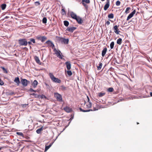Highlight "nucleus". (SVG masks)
<instances>
[{"instance_id": "obj_1", "label": "nucleus", "mask_w": 152, "mask_h": 152, "mask_svg": "<svg viewBox=\"0 0 152 152\" xmlns=\"http://www.w3.org/2000/svg\"><path fill=\"white\" fill-rule=\"evenodd\" d=\"M45 43L48 44V46L51 47L53 50V51L54 52V54H56L58 58L61 59H63V56L62 55V53L60 50H57L54 48V45L51 41L48 40L45 42Z\"/></svg>"}, {"instance_id": "obj_2", "label": "nucleus", "mask_w": 152, "mask_h": 152, "mask_svg": "<svg viewBox=\"0 0 152 152\" xmlns=\"http://www.w3.org/2000/svg\"><path fill=\"white\" fill-rule=\"evenodd\" d=\"M56 41L59 43L67 44H68L69 42V40L68 39H66L64 38L56 36Z\"/></svg>"}, {"instance_id": "obj_3", "label": "nucleus", "mask_w": 152, "mask_h": 152, "mask_svg": "<svg viewBox=\"0 0 152 152\" xmlns=\"http://www.w3.org/2000/svg\"><path fill=\"white\" fill-rule=\"evenodd\" d=\"M49 75L52 80L54 82L60 83L61 82V80L54 77L52 73H50Z\"/></svg>"}, {"instance_id": "obj_4", "label": "nucleus", "mask_w": 152, "mask_h": 152, "mask_svg": "<svg viewBox=\"0 0 152 152\" xmlns=\"http://www.w3.org/2000/svg\"><path fill=\"white\" fill-rule=\"evenodd\" d=\"M18 43L20 46H26L28 44V42L26 39H21L18 40Z\"/></svg>"}, {"instance_id": "obj_5", "label": "nucleus", "mask_w": 152, "mask_h": 152, "mask_svg": "<svg viewBox=\"0 0 152 152\" xmlns=\"http://www.w3.org/2000/svg\"><path fill=\"white\" fill-rule=\"evenodd\" d=\"M54 96L57 101L59 102L63 101L62 96L61 94L58 93H54Z\"/></svg>"}, {"instance_id": "obj_6", "label": "nucleus", "mask_w": 152, "mask_h": 152, "mask_svg": "<svg viewBox=\"0 0 152 152\" xmlns=\"http://www.w3.org/2000/svg\"><path fill=\"white\" fill-rule=\"evenodd\" d=\"M37 39L39 40H41L42 42H43L47 39V38L45 36L42 37L39 36L37 37Z\"/></svg>"}, {"instance_id": "obj_7", "label": "nucleus", "mask_w": 152, "mask_h": 152, "mask_svg": "<svg viewBox=\"0 0 152 152\" xmlns=\"http://www.w3.org/2000/svg\"><path fill=\"white\" fill-rule=\"evenodd\" d=\"M136 12L135 10H134L131 13H130L128 16L126 20H128L129 19L131 18L135 14Z\"/></svg>"}, {"instance_id": "obj_8", "label": "nucleus", "mask_w": 152, "mask_h": 152, "mask_svg": "<svg viewBox=\"0 0 152 152\" xmlns=\"http://www.w3.org/2000/svg\"><path fill=\"white\" fill-rule=\"evenodd\" d=\"M118 26L117 25L113 27V29L114 30V31L117 34H118L120 31L119 30V29L118 28Z\"/></svg>"}, {"instance_id": "obj_9", "label": "nucleus", "mask_w": 152, "mask_h": 152, "mask_svg": "<svg viewBox=\"0 0 152 152\" xmlns=\"http://www.w3.org/2000/svg\"><path fill=\"white\" fill-rule=\"evenodd\" d=\"M110 0H107V2L104 7V10H106L110 6Z\"/></svg>"}, {"instance_id": "obj_10", "label": "nucleus", "mask_w": 152, "mask_h": 152, "mask_svg": "<svg viewBox=\"0 0 152 152\" xmlns=\"http://www.w3.org/2000/svg\"><path fill=\"white\" fill-rule=\"evenodd\" d=\"M76 28L74 27H68L66 29V30L71 32H73V31Z\"/></svg>"}, {"instance_id": "obj_11", "label": "nucleus", "mask_w": 152, "mask_h": 152, "mask_svg": "<svg viewBox=\"0 0 152 152\" xmlns=\"http://www.w3.org/2000/svg\"><path fill=\"white\" fill-rule=\"evenodd\" d=\"M75 20H76L77 22L80 24H81L83 22V20L79 16H77Z\"/></svg>"}, {"instance_id": "obj_12", "label": "nucleus", "mask_w": 152, "mask_h": 152, "mask_svg": "<svg viewBox=\"0 0 152 152\" xmlns=\"http://www.w3.org/2000/svg\"><path fill=\"white\" fill-rule=\"evenodd\" d=\"M21 83L24 86H26L27 85V80L25 79H23L21 80Z\"/></svg>"}, {"instance_id": "obj_13", "label": "nucleus", "mask_w": 152, "mask_h": 152, "mask_svg": "<svg viewBox=\"0 0 152 152\" xmlns=\"http://www.w3.org/2000/svg\"><path fill=\"white\" fill-rule=\"evenodd\" d=\"M70 14L71 17L72 18L75 20L76 19V18H77V17L76 14L73 12H71L70 13Z\"/></svg>"}, {"instance_id": "obj_14", "label": "nucleus", "mask_w": 152, "mask_h": 152, "mask_svg": "<svg viewBox=\"0 0 152 152\" xmlns=\"http://www.w3.org/2000/svg\"><path fill=\"white\" fill-rule=\"evenodd\" d=\"M64 110L67 113L70 112L72 111V109L69 107L66 106L64 108Z\"/></svg>"}, {"instance_id": "obj_15", "label": "nucleus", "mask_w": 152, "mask_h": 152, "mask_svg": "<svg viewBox=\"0 0 152 152\" xmlns=\"http://www.w3.org/2000/svg\"><path fill=\"white\" fill-rule=\"evenodd\" d=\"M45 129L46 128L43 127V126H42L40 128L37 129L36 131V132L38 134H39L41 132V131L43 130V129Z\"/></svg>"}, {"instance_id": "obj_16", "label": "nucleus", "mask_w": 152, "mask_h": 152, "mask_svg": "<svg viewBox=\"0 0 152 152\" xmlns=\"http://www.w3.org/2000/svg\"><path fill=\"white\" fill-rule=\"evenodd\" d=\"M107 48L105 47L104 48L103 50H102V55L103 57H104L105 56L107 51Z\"/></svg>"}, {"instance_id": "obj_17", "label": "nucleus", "mask_w": 152, "mask_h": 152, "mask_svg": "<svg viewBox=\"0 0 152 152\" xmlns=\"http://www.w3.org/2000/svg\"><path fill=\"white\" fill-rule=\"evenodd\" d=\"M71 67H67V69L68 70L67 71V75L69 76H71L72 75V73L71 71L69 70L70 69Z\"/></svg>"}, {"instance_id": "obj_18", "label": "nucleus", "mask_w": 152, "mask_h": 152, "mask_svg": "<svg viewBox=\"0 0 152 152\" xmlns=\"http://www.w3.org/2000/svg\"><path fill=\"white\" fill-rule=\"evenodd\" d=\"M34 58L35 60L36 61L37 64H40V61L39 60V58L37 56H35L34 57Z\"/></svg>"}, {"instance_id": "obj_19", "label": "nucleus", "mask_w": 152, "mask_h": 152, "mask_svg": "<svg viewBox=\"0 0 152 152\" xmlns=\"http://www.w3.org/2000/svg\"><path fill=\"white\" fill-rule=\"evenodd\" d=\"M14 82L17 83L18 86H19L20 83L19 78L18 77H16L15 79Z\"/></svg>"}, {"instance_id": "obj_20", "label": "nucleus", "mask_w": 152, "mask_h": 152, "mask_svg": "<svg viewBox=\"0 0 152 152\" xmlns=\"http://www.w3.org/2000/svg\"><path fill=\"white\" fill-rule=\"evenodd\" d=\"M38 84V82L37 80H34L32 84V85L33 86V87L34 88H36Z\"/></svg>"}, {"instance_id": "obj_21", "label": "nucleus", "mask_w": 152, "mask_h": 152, "mask_svg": "<svg viewBox=\"0 0 152 152\" xmlns=\"http://www.w3.org/2000/svg\"><path fill=\"white\" fill-rule=\"evenodd\" d=\"M122 39L121 38H119L117 39V43L119 45H121L122 43Z\"/></svg>"}, {"instance_id": "obj_22", "label": "nucleus", "mask_w": 152, "mask_h": 152, "mask_svg": "<svg viewBox=\"0 0 152 152\" xmlns=\"http://www.w3.org/2000/svg\"><path fill=\"white\" fill-rule=\"evenodd\" d=\"M53 144V143H50L49 145L47 146H46L45 147V151H47L50 148V147L52 146V145Z\"/></svg>"}, {"instance_id": "obj_23", "label": "nucleus", "mask_w": 152, "mask_h": 152, "mask_svg": "<svg viewBox=\"0 0 152 152\" xmlns=\"http://www.w3.org/2000/svg\"><path fill=\"white\" fill-rule=\"evenodd\" d=\"M92 104L91 103V102H87L86 103V107L87 108H91V107Z\"/></svg>"}, {"instance_id": "obj_24", "label": "nucleus", "mask_w": 152, "mask_h": 152, "mask_svg": "<svg viewBox=\"0 0 152 152\" xmlns=\"http://www.w3.org/2000/svg\"><path fill=\"white\" fill-rule=\"evenodd\" d=\"M80 111L84 112H88L90 111H92V110L91 109L85 110H83L81 108H80Z\"/></svg>"}, {"instance_id": "obj_25", "label": "nucleus", "mask_w": 152, "mask_h": 152, "mask_svg": "<svg viewBox=\"0 0 152 152\" xmlns=\"http://www.w3.org/2000/svg\"><path fill=\"white\" fill-rule=\"evenodd\" d=\"M108 17L109 18L113 19L114 18V15L113 13L110 14L108 15Z\"/></svg>"}, {"instance_id": "obj_26", "label": "nucleus", "mask_w": 152, "mask_h": 152, "mask_svg": "<svg viewBox=\"0 0 152 152\" xmlns=\"http://www.w3.org/2000/svg\"><path fill=\"white\" fill-rule=\"evenodd\" d=\"M6 7V5L5 4H3L1 5V9L3 10H4L5 9Z\"/></svg>"}, {"instance_id": "obj_27", "label": "nucleus", "mask_w": 152, "mask_h": 152, "mask_svg": "<svg viewBox=\"0 0 152 152\" xmlns=\"http://www.w3.org/2000/svg\"><path fill=\"white\" fill-rule=\"evenodd\" d=\"M61 14L63 15H65L66 14V12L64 8H62L61 9Z\"/></svg>"}, {"instance_id": "obj_28", "label": "nucleus", "mask_w": 152, "mask_h": 152, "mask_svg": "<svg viewBox=\"0 0 152 152\" xmlns=\"http://www.w3.org/2000/svg\"><path fill=\"white\" fill-rule=\"evenodd\" d=\"M105 94V93L100 92L98 94V96L100 97H101L104 95Z\"/></svg>"}, {"instance_id": "obj_29", "label": "nucleus", "mask_w": 152, "mask_h": 152, "mask_svg": "<svg viewBox=\"0 0 152 152\" xmlns=\"http://www.w3.org/2000/svg\"><path fill=\"white\" fill-rule=\"evenodd\" d=\"M64 25L66 26H68L69 25V23L67 21L65 20L64 21Z\"/></svg>"}, {"instance_id": "obj_30", "label": "nucleus", "mask_w": 152, "mask_h": 152, "mask_svg": "<svg viewBox=\"0 0 152 152\" xmlns=\"http://www.w3.org/2000/svg\"><path fill=\"white\" fill-rule=\"evenodd\" d=\"M114 45V42H112L110 44V47L111 49H112Z\"/></svg>"}, {"instance_id": "obj_31", "label": "nucleus", "mask_w": 152, "mask_h": 152, "mask_svg": "<svg viewBox=\"0 0 152 152\" xmlns=\"http://www.w3.org/2000/svg\"><path fill=\"white\" fill-rule=\"evenodd\" d=\"M42 23H47V19L46 17L42 19Z\"/></svg>"}, {"instance_id": "obj_32", "label": "nucleus", "mask_w": 152, "mask_h": 152, "mask_svg": "<svg viewBox=\"0 0 152 152\" xmlns=\"http://www.w3.org/2000/svg\"><path fill=\"white\" fill-rule=\"evenodd\" d=\"M61 89L62 91H64L66 90V88L64 86H61Z\"/></svg>"}, {"instance_id": "obj_33", "label": "nucleus", "mask_w": 152, "mask_h": 152, "mask_svg": "<svg viewBox=\"0 0 152 152\" xmlns=\"http://www.w3.org/2000/svg\"><path fill=\"white\" fill-rule=\"evenodd\" d=\"M82 2H85L87 4H89L90 3L89 0H82Z\"/></svg>"}, {"instance_id": "obj_34", "label": "nucleus", "mask_w": 152, "mask_h": 152, "mask_svg": "<svg viewBox=\"0 0 152 152\" xmlns=\"http://www.w3.org/2000/svg\"><path fill=\"white\" fill-rule=\"evenodd\" d=\"M66 66H70L71 64L69 62H66L65 63Z\"/></svg>"}, {"instance_id": "obj_35", "label": "nucleus", "mask_w": 152, "mask_h": 152, "mask_svg": "<svg viewBox=\"0 0 152 152\" xmlns=\"http://www.w3.org/2000/svg\"><path fill=\"white\" fill-rule=\"evenodd\" d=\"M3 69V71L4 72L7 73L8 72L7 70L4 68V67H1Z\"/></svg>"}, {"instance_id": "obj_36", "label": "nucleus", "mask_w": 152, "mask_h": 152, "mask_svg": "<svg viewBox=\"0 0 152 152\" xmlns=\"http://www.w3.org/2000/svg\"><path fill=\"white\" fill-rule=\"evenodd\" d=\"M113 89L112 88H109L108 89V91L109 92H112L113 91Z\"/></svg>"}, {"instance_id": "obj_37", "label": "nucleus", "mask_w": 152, "mask_h": 152, "mask_svg": "<svg viewBox=\"0 0 152 152\" xmlns=\"http://www.w3.org/2000/svg\"><path fill=\"white\" fill-rule=\"evenodd\" d=\"M121 2L119 1H117L116 2V5L117 6H119L120 5Z\"/></svg>"}, {"instance_id": "obj_38", "label": "nucleus", "mask_w": 152, "mask_h": 152, "mask_svg": "<svg viewBox=\"0 0 152 152\" xmlns=\"http://www.w3.org/2000/svg\"><path fill=\"white\" fill-rule=\"evenodd\" d=\"M130 9V7H127L126 9V11H125V12L126 13H128L129 12V10Z\"/></svg>"}, {"instance_id": "obj_39", "label": "nucleus", "mask_w": 152, "mask_h": 152, "mask_svg": "<svg viewBox=\"0 0 152 152\" xmlns=\"http://www.w3.org/2000/svg\"><path fill=\"white\" fill-rule=\"evenodd\" d=\"M30 40L31 42H32L33 43H35V40L34 39L31 38L30 39Z\"/></svg>"}, {"instance_id": "obj_40", "label": "nucleus", "mask_w": 152, "mask_h": 152, "mask_svg": "<svg viewBox=\"0 0 152 152\" xmlns=\"http://www.w3.org/2000/svg\"><path fill=\"white\" fill-rule=\"evenodd\" d=\"M17 134L18 135L22 136H23V133L21 132H17Z\"/></svg>"}, {"instance_id": "obj_41", "label": "nucleus", "mask_w": 152, "mask_h": 152, "mask_svg": "<svg viewBox=\"0 0 152 152\" xmlns=\"http://www.w3.org/2000/svg\"><path fill=\"white\" fill-rule=\"evenodd\" d=\"M4 84V83L3 81L0 79V85H3Z\"/></svg>"}, {"instance_id": "obj_42", "label": "nucleus", "mask_w": 152, "mask_h": 152, "mask_svg": "<svg viewBox=\"0 0 152 152\" xmlns=\"http://www.w3.org/2000/svg\"><path fill=\"white\" fill-rule=\"evenodd\" d=\"M82 4L83 5L84 7H86V8H88V6L86 4H85L84 2H82Z\"/></svg>"}, {"instance_id": "obj_43", "label": "nucleus", "mask_w": 152, "mask_h": 152, "mask_svg": "<svg viewBox=\"0 0 152 152\" xmlns=\"http://www.w3.org/2000/svg\"><path fill=\"white\" fill-rule=\"evenodd\" d=\"M29 91H31V92H36V91L34 90H33V89H32L31 88L29 89Z\"/></svg>"}, {"instance_id": "obj_44", "label": "nucleus", "mask_w": 152, "mask_h": 152, "mask_svg": "<svg viewBox=\"0 0 152 152\" xmlns=\"http://www.w3.org/2000/svg\"><path fill=\"white\" fill-rule=\"evenodd\" d=\"M106 24L107 25H109L110 24V22L109 21H107V22H106Z\"/></svg>"}, {"instance_id": "obj_45", "label": "nucleus", "mask_w": 152, "mask_h": 152, "mask_svg": "<svg viewBox=\"0 0 152 152\" xmlns=\"http://www.w3.org/2000/svg\"><path fill=\"white\" fill-rule=\"evenodd\" d=\"M35 4L36 5H39L40 4V3L38 1L35 2Z\"/></svg>"}, {"instance_id": "obj_46", "label": "nucleus", "mask_w": 152, "mask_h": 152, "mask_svg": "<svg viewBox=\"0 0 152 152\" xmlns=\"http://www.w3.org/2000/svg\"><path fill=\"white\" fill-rule=\"evenodd\" d=\"M87 98L88 99V102H90V99H89V97L88 96H87Z\"/></svg>"}, {"instance_id": "obj_47", "label": "nucleus", "mask_w": 152, "mask_h": 152, "mask_svg": "<svg viewBox=\"0 0 152 152\" xmlns=\"http://www.w3.org/2000/svg\"><path fill=\"white\" fill-rule=\"evenodd\" d=\"M102 67H97V69L98 70H100L101 69Z\"/></svg>"}, {"instance_id": "obj_48", "label": "nucleus", "mask_w": 152, "mask_h": 152, "mask_svg": "<svg viewBox=\"0 0 152 152\" xmlns=\"http://www.w3.org/2000/svg\"><path fill=\"white\" fill-rule=\"evenodd\" d=\"M102 66V63H100L99 64V65L98 66Z\"/></svg>"}, {"instance_id": "obj_49", "label": "nucleus", "mask_w": 152, "mask_h": 152, "mask_svg": "<svg viewBox=\"0 0 152 152\" xmlns=\"http://www.w3.org/2000/svg\"><path fill=\"white\" fill-rule=\"evenodd\" d=\"M28 44L29 45H31V41L28 42Z\"/></svg>"}, {"instance_id": "obj_50", "label": "nucleus", "mask_w": 152, "mask_h": 152, "mask_svg": "<svg viewBox=\"0 0 152 152\" xmlns=\"http://www.w3.org/2000/svg\"><path fill=\"white\" fill-rule=\"evenodd\" d=\"M31 95H33V96H34V95H37V94H34V93H33V94H32Z\"/></svg>"}, {"instance_id": "obj_51", "label": "nucleus", "mask_w": 152, "mask_h": 152, "mask_svg": "<svg viewBox=\"0 0 152 152\" xmlns=\"http://www.w3.org/2000/svg\"><path fill=\"white\" fill-rule=\"evenodd\" d=\"M45 85L47 86H49L46 83H45Z\"/></svg>"}, {"instance_id": "obj_52", "label": "nucleus", "mask_w": 152, "mask_h": 152, "mask_svg": "<svg viewBox=\"0 0 152 152\" xmlns=\"http://www.w3.org/2000/svg\"><path fill=\"white\" fill-rule=\"evenodd\" d=\"M26 104H23V107H26Z\"/></svg>"}, {"instance_id": "obj_53", "label": "nucleus", "mask_w": 152, "mask_h": 152, "mask_svg": "<svg viewBox=\"0 0 152 152\" xmlns=\"http://www.w3.org/2000/svg\"><path fill=\"white\" fill-rule=\"evenodd\" d=\"M150 94L151 96L152 97V92H150Z\"/></svg>"}, {"instance_id": "obj_54", "label": "nucleus", "mask_w": 152, "mask_h": 152, "mask_svg": "<svg viewBox=\"0 0 152 152\" xmlns=\"http://www.w3.org/2000/svg\"><path fill=\"white\" fill-rule=\"evenodd\" d=\"M3 147L0 148V151L3 148Z\"/></svg>"}, {"instance_id": "obj_55", "label": "nucleus", "mask_w": 152, "mask_h": 152, "mask_svg": "<svg viewBox=\"0 0 152 152\" xmlns=\"http://www.w3.org/2000/svg\"><path fill=\"white\" fill-rule=\"evenodd\" d=\"M37 96H38V95H37H37H34V96H35V97H37Z\"/></svg>"}, {"instance_id": "obj_56", "label": "nucleus", "mask_w": 152, "mask_h": 152, "mask_svg": "<svg viewBox=\"0 0 152 152\" xmlns=\"http://www.w3.org/2000/svg\"><path fill=\"white\" fill-rule=\"evenodd\" d=\"M7 18V16H6V17H5V18Z\"/></svg>"}, {"instance_id": "obj_57", "label": "nucleus", "mask_w": 152, "mask_h": 152, "mask_svg": "<svg viewBox=\"0 0 152 152\" xmlns=\"http://www.w3.org/2000/svg\"><path fill=\"white\" fill-rule=\"evenodd\" d=\"M102 1H104L105 0H101Z\"/></svg>"}, {"instance_id": "obj_58", "label": "nucleus", "mask_w": 152, "mask_h": 152, "mask_svg": "<svg viewBox=\"0 0 152 152\" xmlns=\"http://www.w3.org/2000/svg\"><path fill=\"white\" fill-rule=\"evenodd\" d=\"M139 124V123H138V122H137V124Z\"/></svg>"}, {"instance_id": "obj_59", "label": "nucleus", "mask_w": 152, "mask_h": 152, "mask_svg": "<svg viewBox=\"0 0 152 152\" xmlns=\"http://www.w3.org/2000/svg\"><path fill=\"white\" fill-rule=\"evenodd\" d=\"M97 110V109H96V110ZM96 110V109H95V110Z\"/></svg>"}]
</instances>
